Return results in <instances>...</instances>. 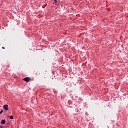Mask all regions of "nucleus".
<instances>
[{
	"label": "nucleus",
	"mask_w": 128,
	"mask_h": 128,
	"mask_svg": "<svg viewBox=\"0 0 128 128\" xmlns=\"http://www.w3.org/2000/svg\"><path fill=\"white\" fill-rule=\"evenodd\" d=\"M31 78H26L23 80L24 82H30Z\"/></svg>",
	"instance_id": "1"
},
{
	"label": "nucleus",
	"mask_w": 128,
	"mask_h": 128,
	"mask_svg": "<svg viewBox=\"0 0 128 128\" xmlns=\"http://www.w3.org/2000/svg\"><path fill=\"white\" fill-rule=\"evenodd\" d=\"M4 108L5 110L8 111V105H4Z\"/></svg>",
	"instance_id": "2"
},
{
	"label": "nucleus",
	"mask_w": 128,
	"mask_h": 128,
	"mask_svg": "<svg viewBox=\"0 0 128 128\" xmlns=\"http://www.w3.org/2000/svg\"><path fill=\"white\" fill-rule=\"evenodd\" d=\"M6 120H2L1 122L2 124H6Z\"/></svg>",
	"instance_id": "3"
},
{
	"label": "nucleus",
	"mask_w": 128,
	"mask_h": 128,
	"mask_svg": "<svg viewBox=\"0 0 128 128\" xmlns=\"http://www.w3.org/2000/svg\"><path fill=\"white\" fill-rule=\"evenodd\" d=\"M54 4H58V0H54Z\"/></svg>",
	"instance_id": "4"
},
{
	"label": "nucleus",
	"mask_w": 128,
	"mask_h": 128,
	"mask_svg": "<svg viewBox=\"0 0 128 128\" xmlns=\"http://www.w3.org/2000/svg\"><path fill=\"white\" fill-rule=\"evenodd\" d=\"M10 120H14V116H10Z\"/></svg>",
	"instance_id": "5"
},
{
	"label": "nucleus",
	"mask_w": 128,
	"mask_h": 128,
	"mask_svg": "<svg viewBox=\"0 0 128 128\" xmlns=\"http://www.w3.org/2000/svg\"><path fill=\"white\" fill-rule=\"evenodd\" d=\"M4 112V110H2L1 112H0V114H2Z\"/></svg>",
	"instance_id": "6"
},
{
	"label": "nucleus",
	"mask_w": 128,
	"mask_h": 128,
	"mask_svg": "<svg viewBox=\"0 0 128 128\" xmlns=\"http://www.w3.org/2000/svg\"><path fill=\"white\" fill-rule=\"evenodd\" d=\"M2 50H5V49H6V48L2 47Z\"/></svg>",
	"instance_id": "7"
},
{
	"label": "nucleus",
	"mask_w": 128,
	"mask_h": 128,
	"mask_svg": "<svg viewBox=\"0 0 128 128\" xmlns=\"http://www.w3.org/2000/svg\"><path fill=\"white\" fill-rule=\"evenodd\" d=\"M0 128H4L3 126H0Z\"/></svg>",
	"instance_id": "8"
}]
</instances>
